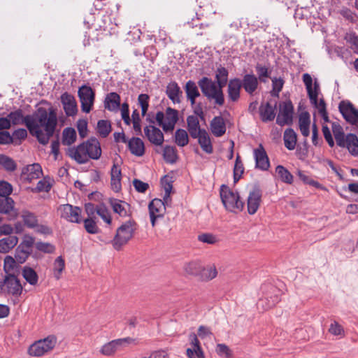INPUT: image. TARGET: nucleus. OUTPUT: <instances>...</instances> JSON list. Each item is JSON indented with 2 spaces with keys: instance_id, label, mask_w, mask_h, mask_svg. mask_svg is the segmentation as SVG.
<instances>
[{
  "instance_id": "44",
  "label": "nucleus",
  "mask_w": 358,
  "mask_h": 358,
  "mask_svg": "<svg viewBox=\"0 0 358 358\" xmlns=\"http://www.w3.org/2000/svg\"><path fill=\"white\" fill-rule=\"evenodd\" d=\"M202 265L199 262L192 261L185 264L184 266V270L186 273L192 275H200L201 271Z\"/></svg>"
},
{
  "instance_id": "57",
  "label": "nucleus",
  "mask_w": 358,
  "mask_h": 358,
  "mask_svg": "<svg viewBox=\"0 0 358 358\" xmlns=\"http://www.w3.org/2000/svg\"><path fill=\"white\" fill-rule=\"evenodd\" d=\"M132 117V123H133V128L136 134V135H141V118L138 111L135 109L132 112L131 115Z\"/></svg>"
},
{
  "instance_id": "41",
  "label": "nucleus",
  "mask_w": 358,
  "mask_h": 358,
  "mask_svg": "<svg viewBox=\"0 0 358 358\" xmlns=\"http://www.w3.org/2000/svg\"><path fill=\"white\" fill-rule=\"evenodd\" d=\"M76 141V132L72 127H66L62 132V143L65 145H71Z\"/></svg>"
},
{
  "instance_id": "3",
  "label": "nucleus",
  "mask_w": 358,
  "mask_h": 358,
  "mask_svg": "<svg viewBox=\"0 0 358 358\" xmlns=\"http://www.w3.org/2000/svg\"><path fill=\"white\" fill-rule=\"evenodd\" d=\"M137 229L136 222L131 219L124 222L117 230L111 244L113 248L117 251L120 250L134 236Z\"/></svg>"
},
{
  "instance_id": "43",
  "label": "nucleus",
  "mask_w": 358,
  "mask_h": 358,
  "mask_svg": "<svg viewBox=\"0 0 358 358\" xmlns=\"http://www.w3.org/2000/svg\"><path fill=\"white\" fill-rule=\"evenodd\" d=\"M22 219L24 224L30 229L36 227L38 223L37 217L34 213L28 210H24L22 213Z\"/></svg>"
},
{
  "instance_id": "21",
  "label": "nucleus",
  "mask_w": 358,
  "mask_h": 358,
  "mask_svg": "<svg viewBox=\"0 0 358 358\" xmlns=\"http://www.w3.org/2000/svg\"><path fill=\"white\" fill-rule=\"evenodd\" d=\"M303 82L304 83L308 97L310 100V102L313 104H317V101H318V88L319 85L317 82L314 83V90L313 89V80L311 76L308 73H304L303 75Z\"/></svg>"
},
{
  "instance_id": "51",
  "label": "nucleus",
  "mask_w": 358,
  "mask_h": 358,
  "mask_svg": "<svg viewBox=\"0 0 358 358\" xmlns=\"http://www.w3.org/2000/svg\"><path fill=\"white\" fill-rule=\"evenodd\" d=\"M65 267V262L64 259L59 256L56 258L54 262V275L56 279L59 280L61 277L62 273Z\"/></svg>"
},
{
  "instance_id": "56",
  "label": "nucleus",
  "mask_w": 358,
  "mask_h": 358,
  "mask_svg": "<svg viewBox=\"0 0 358 358\" xmlns=\"http://www.w3.org/2000/svg\"><path fill=\"white\" fill-rule=\"evenodd\" d=\"M150 96L146 94H141L138 95V101L141 107L142 116H145L149 107Z\"/></svg>"
},
{
  "instance_id": "48",
  "label": "nucleus",
  "mask_w": 358,
  "mask_h": 358,
  "mask_svg": "<svg viewBox=\"0 0 358 358\" xmlns=\"http://www.w3.org/2000/svg\"><path fill=\"white\" fill-rule=\"evenodd\" d=\"M272 90L270 92L272 96L279 98V94L282 90L285 81L282 78H272Z\"/></svg>"
},
{
  "instance_id": "36",
  "label": "nucleus",
  "mask_w": 358,
  "mask_h": 358,
  "mask_svg": "<svg viewBox=\"0 0 358 358\" xmlns=\"http://www.w3.org/2000/svg\"><path fill=\"white\" fill-rule=\"evenodd\" d=\"M149 213L153 212L154 215L163 217L166 207L164 201L159 199H154L148 206Z\"/></svg>"
},
{
  "instance_id": "37",
  "label": "nucleus",
  "mask_w": 358,
  "mask_h": 358,
  "mask_svg": "<svg viewBox=\"0 0 358 358\" xmlns=\"http://www.w3.org/2000/svg\"><path fill=\"white\" fill-rule=\"evenodd\" d=\"M163 158L166 163L175 164L178 158L176 148L166 145L163 150Z\"/></svg>"
},
{
  "instance_id": "4",
  "label": "nucleus",
  "mask_w": 358,
  "mask_h": 358,
  "mask_svg": "<svg viewBox=\"0 0 358 358\" xmlns=\"http://www.w3.org/2000/svg\"><path fill=\"white\" fill-rule=\"evenodd\" d=\"M220 197L227 210L236 212V210L242 211L243 210L245 204L240 200L238 193L233 192L226 185H222L220 187Z\"/></svg>"
},
{
  "instance_id": "39",
  "label": "nucleus",
  "mask_w": 358,
  "mask_h": 358,
  "mask_svg": "<svg viewBox=\"0 0 358 358\" xmlns=\"http://www.w3.org/2000/svg\"><path fill=\"white\" fill-rule=\"evenodd\" d=\"M229 71L221 65L215 71V79L217 84L220 87H225L228 82Z\"/></svg>"
},
{
  "instance_id": "58",
  "label": "nucleus",
  "mask_w": 358,
  "mask_h": 358,
  "mask_svg": "<svg viewBox=\"0 0 358 358\" xmlns=\"http://www.w3.org/2000/svg\"><path fill=\"white\" fill-rule=\"evenodd\" d=\"M97 215H99L107 224H110L112 219L110 214L104 204L98 205Z\"/></svg>"
},
{
  "instance_id": "50",
  "label": "nucleus",
  "mask_w": 358,
  "mask_h": 358,
  "mask_svg": "<svg viewBox=\"0 0 358 358\" xmlns=\"http://www.w3.org/2000/svg\"><path fill=\"white\" fill-rule=\"evenodd\" d=\"M0 165L8 171H14L17 168L15 161L4 155H0Z\"/></svg>"
},
{
  "instance_id": "49",
  "label": "nucleus",
  "mask_w": 358,
  "mask_h": 358,
  "mask_svg": "<svg viewBox=\"0 0 358 358\" xmlns=\"http://www.w3.org/2000/svg\"><path fill=\"white\" fill-rule=\"evenodd\" d=\"M184 89L187 98H189L190 96H200V92L199 91L198 87L195 82L193 80H188L186 83Z\"/></svg>"
},
{
  "instance_id": "11",
  "label": "nucleus",
  "mask_w": 358,
  "mask_h": 358,
  "mask_svg": "<svg viewBox=\"0 0 358 358\" xmlns=\"http://www.w3.org/2000/svg\"><path fill=\"white\" fill-rule=\"evenodd\" d=\"M58 211L60 213V216L66 220L74 222L80 223L82 220L80 218L81 208L77 206H73L71 204L61 205Z\"/></svg>"
},
{
  "instance_id": "23",
  "label": "nucleus",
  "mask_w": 358,
  "mask_h": 358,
  "mask_svg": "<svg viewBox=\"0 0 358 358\" xmlns=\"http://www.w3.org/2000/svg\"><path fill=\"white\" fill-rule=\"evenodd\" d=\"M259 85L257 77L253 73H247L241 80V86L250 95H252L257 90Z\"/></svg>"
},
{
  "instance_id": "9",
  "label": "nucleus",
  "mask_w": 358,
  "mask_h": 358,
  "mask_svg": "<svg viewBox=\"0 0 358 358\" xmlns=\"http://www.w3.org/2000/svg\"><path fill=\"white\" fill-rule=\"evenodd\" d=\"M0 286L2 292L13 296H20L22 292L20 282L15 275H6Z\"/></svg>"
},
{
  "instance_id": "18",
  "label": "nucleus",
  "mask_w": 358,
  "mask_h": 358,
  "mask_svg": "<svg viewBox=\"0 0 358 358\" xmlns=\"http://www.w3.org/2000/svg\"><path fill=\"white\" fill-rule=\"evenodd\" d=\"M256 168L266 171L270 167V162L266 152L262 144L254 150Z\"/></svg>"
},
{
  "instance_id": "33",
  "label": "nucleus",
  "mask_w": 358,
  "mask_h": 358,
  "mask_svg": "<svg viewBox=\"0 0 358 358\" xmlns=\"http://www.w3.org/2000/svg\"><path fill=\"white\" fill-rule=\"evenodd\" d=\"M271 289L274 294L271 296H266L265 299H261L258 302V306H262L263 308L268 309L273 307L280 301V297L278 294L279 291L273 287Z\"/></svg>"
},
{
  "instance_id": "64",
  "label": "nucleus",
  "mask_w": 358,
  "mask_h": 358,
  "mask_svg": "<svg viewBox=\"0 0 358 358\" xmlns=\"http://www.w3.org/2000/svg\"><path fill=\"white\" fill-rule=\"evenodd\" d=\"M139 358H169V357L165 350H159L152 352L149 355L142 356Z\"/></svg>"
},
{
  "instance_id": "27",
  "label": "nucleus",
  "mask_w": 358,
  "mask_h": 358,
  "mask_svg": "<svg viewBox=\"0 0 358 358\" xmlns=\"http://www.w3.org/2000/svg\"><path fill=\"white\" fill-rule=\"evenodd\" d=\"M210 130L216 137L223 136L226 132V124L222 116H215L210 123Z\"/></svg>"
},
{
  "instance_id": "35",
  "label": "nucleus",
  "mask_w": 358,
  "mask_h": 358,
  "mask_svg": "<svg viewBox=\"0 0 358 358\" xmlns=\"http://www.w3.org/2000/svg\"><path fill=\"white\" fill-rule=\"evenodd\" d=\"M18 243V238L14 235H10L0 239V252L7 253L13 249Z\"/></svg>"
},
{
  "instance_id": "29",
  "label": "nucleus",
  "mask_w": 358,
  "mask_h": 358,
  "mask_svg": "<svg viewBox=\"0 0 358 358\" xmlns=\"http://www.w3.org/2000/svg\"><path fill=\"white\" fill-rule=\"evenodd\" d=\"M131 153L135 156L141 157L145 154L143 141L138 137H132L127 142Z\"/></svg>"
},
{
  "instance_id": "17",
  "label": "nucleus",
  "mask_w": 358,
  "mask_h": 358,
  "mask_svg": "<svg viewBox=\"0 0 358 358\" xmlns=\"http://www.w3.org/2000/svg\"><path fill=\"white\" fill-rule=\"evenodd\" d=\"M145 136L148 140L157 146L162 145L164 141V136L162 131L152 125L146 126L144 128Z\"/></svg>"
},
{
  "instance_id": "6",
  "label": "nucleus",
  "mask_w": 358,
  "mask_h": 358,
  "mask_svg": "<svg viewBox=\"0 0 358 358\" xmlns=\"http://www.w3.org/2000/svg\"><path fill=\"white\" fill-rule=\"evenodd\" d=\"M78 94L81 103V109L83 112L86 113H90L94 102V91L90 86L83 85L79 87Z\"/></svg>"
},
{
  "instance_id": "19",
  "label": "nucleus",
  "mask_w": 358,
  "mask_h": 358,
  "mask_svg": "<svg viewBox=\"0 0 358 358\" xmlns=\"http://www.w3.org/2000/svg\"><path fill=\"white\" fill-rule=\"evenodd\" d=\"M241 80L238 78L230 79L227 84V96L230 101L236 102L239 100L241 90Z\"/></svg>"
},
{
  "instance_id": "55",
  "label": "nucleus",
  "mask_w": 358,
  "mask_h": 358,
  "mask_svg": "<svg viewBox=\"0 0 358 358\" xmlns=\"http://www.w3.org/2000/svg\"><path fill=\"white\" fill-rule=\"evenodd\" d=\"M31 252L17 246L15 250V259L18 264H23L26 262Z\"/></svg>"
},
{
  "instance_id": "15",
  "label": "nucleus",
  "mask_w": 358,
  "mask_h": 358,
  "mask_svg": "<svg viewBox=\"0 0 358 358\" xmlns=\"http://www.w3.org/2000/svg\"><path fill=\"white\" fill-rule=\"evenodd\" d=\"M108 203L113 212L120 217H126L131 216V206L127 202L112 197L108 199Z\"/></svg>"
},
{
  "instance_id": "30",
  "label": "nucleus",
  "mask_w": 358,
  "mask_h": 358,
  "mask_svg": "<svg viewBox=\"0 0 358 358\" xmlns=\"http://www.w3.org/2000/svg\"><path fill=\"white\" fill-rule=\"evenodd\" d=\"M166 120L164 131L165 132L172 131L178 121V111L176 109L168 107L166 110Z\"/></svg>"
},
{
  "instance_id": "47",
  "label": "nucleus",
  "mask_w": 358,
  "mask_h": 358,
  "mask_svg": "<svg viewBox=\"0 0 358 358\" xmlns=\"http://www.w3.org/2000/svg\"><path fill=\"white\" fill-rule=\"evenodd\" d=\"M298 176L305 184L313 186L317 189L326 190V187L319 183L317 181L314 180L310 176H307L304 172L301 171H298Z\"/></svg>"
},
{
  "instance_id": "12",
  "label": "nucleus",
  "mask_w": 358,
  "mask_h": 358,
  "mask_svg": "<svg viewBox=\"0 0 358 358\" xmlns=\"http://www.w3.org/2000/svg\"><path fill=\"white\" fill-rule=\"evenodd\" d=\"M262 192L259 186L255 185L250 191L248 199L247 207L250 215H254L258 210L262 202Z\"/></svg>"
},
{
  "instance_id": "10",
  "label": "nucleus",
  "mask_w": 358,
  "mask_h": 358,
  "mask_svg": "<svg viewBox=\"0 0 358 358\" xmlns=\"http://www.w3.org/2000/svg\"><path fill=\"white\" fill-rule=\"evenodd\" d=\"M338 109L347 122L352 125L358 124V109L350 101H341Z\"/></svg>"
},
{
  "instance_id": "31",
  "label": "nucleus",
  "mask_w": 358,
  "mask_h": 358,
  "mask_svg": "<svg viewBox=\"0 0 358 358\" xmlns=\"http://www.w3.org/2000/svg\"><path fill=\"white\" fill-rule=\"evenodd\" d=\"M120 106V96L116 92L108 93L104 101V107L110 111H115Z\"/></svg>"
},
{
  "instance_id": "59",
  "label": "nucleus",
  "mask_w": 358,
  "mask_h": 358,
  "mask_svg": "<svg viewBox=\"0 0 358 358\" xmlns=\"http://www.w3.org/2000/svg\"><path fill=\"white\" fill-rule=\"evenodd\" d=\"M35 247L38 250L48 254L53 253L55 250V246L52 244L41 241L36 242L35 243Z\"/></svg>"
},
{
  "instance_id": "24",
  "label": "nucleus",
  "mask_w": 358,
  "mask_h": 358,
  "mask_svg": "<svg viewBox=\"0 0 358 358\" xmlns=\"http://www.w3.org/2000/svg\"><path fill=\"white\" fill-rule=\"evenodd\" d=\"M22 176L25 180L31 182L34 179L41 178L43 174L41 166L39 164L34 163L28 165L22 170Z\"/></svg>"
},
{
  "instance_id": "5",
  "label": "nucleus",
  "mask_w": 358,
  "mask_h": 358,
  "mask_svg": "<svg viewBox=\"0 0 358 358\" xmlns=\"http://www.w3.org/2000/svg\"><path fill=\"white\" fill-rule=\"evenodd\" d=\"M57 343V338L54 335L38 340L30 345L28 352L31 356L41 357L52 350Z\"/></svg>"
},
{
  "instance_id": "2",
  "label": "nucleus",
  "mask_w": 358,
  "mask_h": 358,
  "mask_svg": "<svg viewBox=\"0 0 358 358\" xmlns=\"http://www.w3.org/2000/svg\"><path fill=\"white\" fill-rule=\"evenodd\" d=\"M198 85L203 96L208 100H214V103L219 106L224 104L223 87H220L216 81H213L208 77H203L199 80Z\"/></svg>"
},
{
  "instance_id": "7",
  "label": "nucleus",
  "mask_w": 358,
  "mask_h": 358,
  "mask_svg": "<svg viewBox=\"0 0 358 358\" xmlns=\"http://www.w3.org/2000/svg\"><path fill=\"white\" fill-rule=\"evenodd\" d=\"M338 146L346 148L353 156H358V138L354 134L336 135L334 137Z\"/></svg>"
},
{
  "instance_id": "1",
  "label": "nucleus",
  "mask_w": 358,
  "mask_h": 358,
  "mask_svg": "<svg viewBox=\"0 0 358 358\" xmlns=\"http://www.w3.org/2000/svg\"><path fill=\"white\" fill-rule=\"evenodd\" d=\"M7 117L10 124H25L29 134L42 145L48 143L57 125V113L52 108L48 111L44 108H39L34 115H27L24 117L22 110L17 109L10 112Z\"/></svg>"
},
{
  "instance_id": "45",
  "label": "nucleus",
  "mask_w": 358,
  "mask_h": 358,
  "mask_svg": "<svg viewBox=\"0 0 358 358\" xmlns=\"http://www.w3.org/2000/svg\"><path fill=\"white\" fill-rule=\"evenodd\" d=\"M217 275V271L215 266H209L206 268L201 267L200 272L201 278L203 280L208 281L215 278Z\"/></svg>"
},
{
  "instance_id": "32",
  "label": "nucleus",
  "mask_w": 358,
  "mask_h": 358,
  "mask_svg": "<svg viewBox=\"0 0 358 358\" xmlns=\"http://www.w3.org/2000/svg\"><path fill=\"white\" fill-rule=\"evenodd\" d=\"M196 138H198V143L205 152L208 154L213 153V145L210 136L206 129H202L201 133L199 134Z\"/></svg>"
},
{
  "instance_id": "46",
  "label": "nucleus",
  "mask_w": 358,
  "mask_h": 358,
  "mask_svg": "<svg viewBox=\"0 0 358 358\" xmlns=\"http://www.w3.org/2000/svg\"><path fill=\"white\" fill-rule=\"evenodd\" d=\"M111 131V125L109 121L101 120L97 123V132L102 138H106L108 136Z\"/></svg>"
},
{
  "instance_id": "61",
  "label": "nucleus",
  "mask_w": 358,
  "mask_h": 358,
  "mask_svg": "<svg viewBox=\"0 0 358 358\" xmlns=\"http://www.w3.org/2000/svg\"><path fill=\"white\" fill-rule=\"evenodd\" d=\"M198 240L200 242L208 244H215L218 241L216 236L210 233H203L198 236Z\"/></svg>"
},
{
  "instance_id": "28",
  "label": "nucleus",
  "mask_w": 358,
  "mask_h": 358,
  "mask_svg": "<svg viewBox=\"0 0 358 358\" xmlns=\"http://www.w3.org/2000/svg\"><path fill=\"white\" fill-rule=\"evenodd\" d=\"M187 129L192 138H196L201 133L203 129L201 128L198 117L195 115H189L187 117Z\"/></svg>"
},
{
  "instance_id": "63",
  "label": "nucleus",
  "mask_w": 358,
  "mask_h": 358,
  "mask_svg": "<svg viewBox=\"0 0 358 358\" xmlns=\"http://www.w3.org/2000/svg\"><path fill=\"white\" fill-rule=\"evenodd\" d=\"M35 244V240L32 236H24L23 241L18 245L20 248H23L29 252H32V247Z\"/></svg>"
},
{
  "instance_id": "22",
  "label": "nucleus",
  "mask_w": 358,
  "mask_h": 358,
  "mask_svg": "<svg viewBox=\"0 0 358 358\" xmlns=\"http://www.w3.org/2000/svg\"><path fill=\"white\" fill-rule=\"evenodd\" d=\"M277 108V102L272 106L270 102L262 103L259 108L260 118L262 122H267L274 120L275 117V110Z\"/></svg>"
},
{
  "instance_id": "20",
  "label": "nucleus",
  "mask_w": 358,
  "mask_h": 358,
  "mask_svg": "<svg viewBox=\"0 0 358 358\" xmlns=\"http://www.w3.org/2000/svg\"><path fill=\"white\" fill-rule=\"evenodd\" d=\"M61 102L67 116H73L77 113V103L73 95L64 92L61 96Z\"/></svg>"
},
{
  "instance_id": "38",
  "label": "nucleus",
  "mask_w": 358,
  "mask_h": 358,
  "mask_svg": "<svg viewBox=\"0 0 358 358\" xmlns=\"http://www.w3.org/2000/svg\"><path fill=\"white\" fill-rule=\"evenodd\" d=\"M23 278L31 285H36L38 283V276L37 273L29 266H24L22 271Z\"/></svg>"
},
{
  "instance_id": "60",
  "label": "nucleus",
  "mask_w": 358,
  "mask_h": 358,
  "mask_svg": "<svg viewBox=\"0 0 358 358\" xmlns=\"http://www.w3.org/2000/svg\"><path fill=\"white\" fill-rule=\"evenodd\" d=\"M215 352L219 356H224L227 358L232 357L231 350L224 343H219L216 345Z\"/></svg>"
},
{
  "instance_id": "53",
  "label": "nucleus",
  "mask_w": 358,
  "mask_h": 358,
  "mask_svg": "<svg viewBox=\"0 0 358 358\" xmlns=\"http://www.w3.org/2000/svg\"><path fill=\"white\" fill-rule=\"evenodd\" d=\"M162 185L165 191L164 196V200H166L169 198L171 192L173 188L171 178L168 176H164L161 180Z\"/></svg>"
},
{
  "instance_id": "14",
  "label": "nucleus",
  "mask_w": 358,
  "mask_h": 358,
  "mask_svg": "<svg viewBox=\"0 0 358 358\" xmlns=\"http://www.w3.org/2000/svg\"><path fill=\"white\" fill-rule=\"evenodd\" d=\"M0 213L6 215L8 220H14L17 217L18 210L15 208V201L11 197H0Z\"/></svg>"
},
{
  "instance_id": "34",
  "label": "nucleus",
  "mask_w": 358,
  "mask_h": 358,
  "mask_svg": "<svg viewBox=\"0 0 358 358\" xmlns=\"http://www.w3.org/2000/svg\"><path fill=\"white\" fill-rule=\"evenodd\" d=\"M284 144L289 150H294L296 144V134L292 128L285 129L283 135Z\"/></svg>"
},
{
  "instance_id": "62",
  "label": "nucleus",
  "mask_w": 358,
  "mask_h": 358,
  "mask_svg": "<svg viewBox=\"0 0 358 358\" xmlns=\"http://www.w3.org/2000/svg\"><path fill=\"white\" fill-rule=\"evenodd\" d=\"M186 355L188 358H206L202 348L198 350L196 348H188L186 350Z\"/></svg>"
},
{
  "instance_id": "26",
  "label": "nucleus",
  "mask_w": 358,
  "mask_h": 358,
  "mask_svg": "<svg viewBox=\"0 0 358 358\" xmlns=\"http://www.w3.org/2000/svg\"><path fill=\"white\" fill-rule=\"evenodd\" d=\"M166 94L173 103H180L181 102L180 98L182 95V92L176 82L173 81L167 85Z\"/></svg>"
},
{
  "instance_id": "13",
  "label": "nucleus",
  "mask_w": 358,
  "mask_h": 358,
  "mask_svg": "<svg viewBox=\"0 0 358 358\" xmlns=\"http://www.w3.org/2000/svg\"><path fill=\"white\" fill-rule=\"evenodd\" d=\"M87 149L85 142L79 144L76 147L69 148L67 150V155L75 160L79 164H83L89 161Z\"/></svg>"
},
{
  "instance_id": "42",
  "label": "nucleus",
  "mask_w": 358,
  "mask_h": 358,
  "mask_svg": "<svg viewBox=\"0 0 358 358\" xmlns=\"http://www.w3.org/2000/svg\"><path fill=\"white\" fill-rule=\"evenodd\" d=\"M275 173L280 180L287 184H292L293 182V176L283 166L278 165L275 168Z\"/></svg>"
},
{
  "instance_id": "40",
  "label": "nucleus",
  "mask_w": 358,
  "mask_h": 358,
  "mask_svg": "<svg viewBox=\"0 0 358 358\" xmlns=\"http://www.w3.org/2000/svg\"><path fill=\"white\" fill-rule=\"evenodd\" d=\"M174 141L180 147H185L189 143L188 133L183 129H178L175 132Z\"/></svg>"
},
{
  "instance_id": "52",
  "label": "nucleus",
  "mask_w": 358,
  "mask_h": 358,
  "mask_svg": "<svg viewBox=\"0 0 358 358\" xmlns=\"http://www.w3.org/2000/svg\"><path fill=\"white\" fill-rule=\"evenodd\" d=\"M84 228L86 231L91 234H96L99 232V229L94 218L87 217L83 220Z\"/></svg>"
},
{
  "instance_id": "8",
  "label": "nucleus",
  "mask_w": 358,
  "mask_h": 358,
  "mask_svg": "<svg viewBox=\"0 0 358 358\" xmlns=\"http://www.w3.org/2000/svg\"><path fill=\"white\" fill-rule=\"evenodd\" d=\"M294 106L290 100L280 104V111L276 118V124L282 127L293 123Z\"/></svg>"
},
{
  "instance_id": "54",
  "label": "nucleus",
  "mask_w": 358,
  "mask_h": 358,
  "mask_svg": "<svg viewBox=\"0 0 358 358\" xmlns=\"http://www.w3.org/2000/svg\"><path fill=\"white\" fill-rule=\"evenodd\" d=\"M257 73L258 75V80L262 83H266V78L269 77L270 72L268 69L260 64H257L255 66Z\"/></svg>"
},
{
  "instance_id": "16",
  "label": "nucleus",
  "mask_w": 358,
  "mask_h": 358,
  "mask_svg": "<svg viewBox=\"0 0 358 358\" xmlns=\"http://www.w3.org/2000/svg\"><path fill=\"white\" fill-rule=\"evenodd\" d=\"M134 341V339L129 337L113 340L103 345L100 350L101 353L106 356L113 355L119 348L124 344H129Z\"/></svg>"
},
{
  "instance_id": "25",
  "label": "nucleus",
  "mask_w": 358,
  "mask_h": 358,
  "mask_svg": "<svg viewBox=\"0 0 358 358\" xmlns=\"http://www.w3.org/2000/svg\"><path fill=\"white\" fill-rule=\"evenodd\" d=\"M87 149V156L90 159H99L101 155V148L99 141L94 137L85 141Z\"/></svg>"
}]
</instances>
